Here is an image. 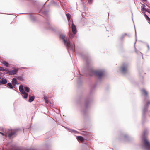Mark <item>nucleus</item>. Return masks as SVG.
Listing matches in <instances>:
<instances>
[{
  "label": "nucleus",
  "instance_id": "11",
  "mask_svg": "<svg viewBox=\"0 0 150 150\" xmlns=\"http://www.w3.org/2000/svg\"><path fill=\"white\" fill-rule=\"evenodd\" d=\"M141 92L142 94L144 95L146 97H147L148 96V93L144 89H142L141 90Z\"/></svg>",
  "mask_w": 150,
  "mask_h": 150
},
{
  "label": "nucleus",
  "instance_id": "8",
  "mask_svg": "<svg viewBox=\"0 0 150 150\" xmlns=\"http://www.w3.org/2000/svg\"><path fill=\"white\" fill-rule=\"evenodd\" d=\"M71 28L73 33L74 34H75L77 32L76 29V26L73 23H72Z\"/></svg>",
  "mask_w": 150,
  "mask_h": 150
},
{
  "label": "nucleus",
  "instance_id": "6",
  "mask_svg": "<svg viewBox=\"0 0 150 150\" xmlns=\"http://www.w3.org/2000/svg\"><path fill=\"white\" fill-rule=\"evenodd\" d=\"M93 73L97 75L100 78L103 75V72L98 71H93L92 72Z\"/></svg>",
  "mask_w": 150,
  "mask_h": 150
},
{
  "label": "nucleus",
  "instance_id": "3",
  "mask_svg": "<svg viewBox=\"0 0 150 150\" xmlns=\"http://www.w3.org/2000/svg\"><path fill=\"white\" fill-rule=\"evenodd\" d=\"M128 65L124 63L122 64L120 68V70L121 72L123 73H125L128 71Z\"/></svg>",
  "mask_w": 150,
  "mask_h": 150
},
{
  "label": "nucleus",
  "instance_id": "26",
  "mask_svg": "<svg viewBox=\"0 0 150 150\" xmlns=\"http://www.w3.org/2000/svg\"><path fill=\"white\" fill-rule=\"evenodd\" d=\"M148 12L150 14V11L148 10L147 9L146 10V12Z\"/></svg>",
  "mask_w": 150,
  "mask_h": 150
},
{
  "label": "nucleus",
  "instance_id": "16",
  "mask_svg": "<svg viewBox=\"0 0 150 150\" xmlns=\"http://www.w3.org/2000/svg\"><path fill=\"white\" fill-rule=\"evenodd\" d=\"M68 35L69 37L70 38H72L74 37V35L72 34L71 32L70 31H69Z\"/></svg>",
  "mask_w": 150,
  "mask_h": 150
},
{
  "label": "nucleus",
  "instance_id": "21",
  "mask_svg": "<svg viewBox=\"0 0 150 150\" xmlns=\"http://www.w3.org/2000/svg\"><path fill=\"white\" fill-rule=\"evenodd\" d=\"M66 16L67 18L68 21L70 20L71 18L70 15H69L68 14H66Z\"/></svg>",
  "mask_w": 150,
  "mask_h": 150
},
{
  "label": "nucleus",
  "instance_id": "4",
  "mask_svg": "<svg viewBox=\"0 0 150 150\" xmlns=\"http://www.w3.org/2000/svg\"><path fill=\"white\" fill-rule=\"evenodd\" d=\"M19 90L21 93L24 95L23 96V98L25 99L27 98L28 95V93H27L25 92L22 85H20L19 86Z\"/></svg>",
  "mask_w": 150,
  "mask_h": 150
},
{
  "label": "nucleus",
  "instance_id": "28",
  "mask_svg": "<svg viewBox=\"0 0 150 150\" xmlns=\"http://www.w3.org/2000/svg\"><path fill=\"white\" fill-rule=\"evenodd\" d=\"M1 133V134H2L3 136H4V134L3 133Z\"/></svg>",
  "mask_w": 150,
  "mask_h": 150
},
{
  "label": "nucleus",
  "instance_id": "12",
  "mask_svg": "<svg viewBox=\"0 0 150 150\" xmlns=\"http://www.w3.org/2000/svg\"><path fill=\"white\" fill-rule=\"evenodd\" d=\"M12 84L13 86L17 84V81L16 79L14 78L12 80Z\"/></svg>",
  "mask_w": 150,
  "mask_h": 150
},
{
  "label": "nucleus",
  "instance_id": "30",
  "mask_svg": "<svg viewBox=\"0 0 150 150\" xmlns=\"http://www.w3.org/2000/svg\"><path fill=\"white\" fill-rule=\"evenodd\" d=\"M2 70H1V71H4V68L3 67V69H2Z\"/></svg>",
  "mask_w": 150,
  "mask_h": 150
},
{
  "label": "nucleus",
  "instance_id": "7",
  "mask_svg": "<svg viewBox=\"0 0 150 150\" xmlns=\"http://www.w3.org/2000/svg\"><path fill=\"white\" fill-rule=\"evenodd\" d=\"M150 105V100H147L146 104L144 106V108L143 109V112L145 113L147 110V108L148 106Z\"/></svg>",
  "mask_w": 150,
  "mask_h": 150
},
{
  "label": "nucleus",
  "instance_id": "17",
  "mask_svg": "<svg viewBox=\"0 0 150 150\" xmlns=\"http://www.w3.org/2000/svg\"><path fill=\"white\" fill-rule=\"evenodd\" d=\"M77 139L78 140H80L81 142H83L84 140L83 138L81 136H78L77 137Z\"/></svg>",
  "mask_w": 150,
  "mask_h": 150
},
{
  "label": "nucleus",
  "instance_id": "5",
  "mask_svg": "<svg viewBox=\"0 0 150 150\" xmlns=\"http://www.w3.org/2000/svg\"><path fill=\"white\" fill-rule=\"evenodd\" d=\"M18 70V68H14V69L12 71H9L6 74L9 75H14L15 74Z\"/></svg>",
  "mask_w": 150,
  "mask_h": 150
},
{
  "label": "nucleus",
  "instance_id": "22",
  "mask_svg": "<svg viewBox=\"0 0 150 150\" xmlns=\"http://www.w3.org/2000/svg\"><path fill=\"white\" fill-rule=\"evenodd\" d=\"M7 85L9 86V88L11 89L13 88V86L11 83H8L7 84Z\"/></svg>",
  "mask_w": 150,
  "mask_h": 150
},
{
  "label": "nucleus",
  "instance_id": "24",
  "mask_svg": "<svg viewBox=\"0 0 150 150\" xmlns=\"http://www.w3.org/2000/svg\"><path fill=\"white\" fill-rule=\"evenodd\" d=\"M7 71L8 72L9 71V70L8 69H4V71Z\"/></svg>",
  "mask_w": 150,
  "mask_h": 150
},
{
  "label": "nucleus",
  "instance_id": "27",
  "mask_svg": "<svg viewBox=\"0 0 150 150\" xmlns=\"http://www.w3.org/2000/svg\"><path fill=\"white\" fill-rule=\"evenodd\" d=\"M3 68V67H0V70H2V69Z\"/></svg>",
  "mask_w": 150,
  "mask_h": 150
},
{
  "label": "nucleus",
  "instance_id": "14",
  "mask_svg": "<svg viewBox=\"0 0 150 150\" xmlns=\"http://www.w3.org/2000/svg\"><path fill=\"white\" fill-rule=\"evenodd\" d=\"M29 101L31 102L34 100L35 97L34 96H30V95L29 96Z\"/></svg>",
  "mask_w": 150,
  "mask_h": 150
},
{
  "label": "nucleus",
  "instance_id": "13",
  "mask_svg": "<svg viewBox=\"0 0 150 150\" xmlns=\"http://www.w3.org/2000/svg\"><path fill=\"white\" fill-rule=\"evenodd\" d=\"M7 83V81L6 79L4 78H2V79H1V83L3 84H6Z\"/></svg>",
  "mask_w": 150,
  "mask_h": 150
},
{
  "label": "nucleus",
  "instance_id": "15",
  "mask_svg": "<svg viewBox=\"0 0 150 150\" xmlns=\"http://www.w3.org/2000/svg\"><path fill=\"white\" fill-rule=\"evenodd\" d=\"M6 67H8L9 65V64L6 62L3 61L1 62Z\"/></svg>",
  "mask_w": 150,
  "mask_h": 150
},
{
  "label": "nucleus",
  "instance_id": "20",
  "mask_svg": "<svg viewBox=\"0 0 150 150\" xmlns=\"http://www.w3.org/2000/svg\"><path fill=\"white\" fill-rule=\"evenodd\" d=\"M44 98L45 102L47 103H48L49 101L48 99V98L46 97L45 96L44 97Z\"/></svg>",
  "mask_w": 150,
  "mask_h": 150
},
{
  "label": "nucleus",
  "instance_id": "19",
  "mask_svg": "<svg viewBox=\"0 0 150 150\" xmlns=\"http://www.w3.org/2000/svg\"><path fill=\"white\" fill-rule=\"evenodd\" d=\"M144 16L145 17L146 19L150 21V18L148 17V16L145 13L144 14Z\"/></svg>",
  "mask_w": 150,
  "mask_h": 150
},
{
  "label": "nucleus",
  "instance_id": "9",
  "mask_svg": "<svg viewBox=\"0 0 150 150\" xmlns=\"http://www.w3.org/2000/svg\"><path fill=\"white\" fill-rule=\"evenodd\" d=\"M16 130H12L11 132L8 134V136L9 137L11 138L14 135L16 134Z\"/></svg>",
  "mask_w": 150,
  "mask_h": 150
},
{
  "label": "nucleus",
  "instance_id": "31",
  "mask_svg": "<svg viewBox=\"0 0 150 150\" xmlns=\"http://www.w3.org/2000/svg\"><path fill=\"white\" fill-rule=\"evenodd\" d=\"M1 83V80H0V83Z\"/></svg>",
  "mask_w": 150,
  "mask_h": 150
},
{
  "label": "nucleus",
  "instance_id": "29",
  "mask_svg": "<svg viewBox=\"0 0 150 150\" xmlns=\"http://www.w3.org/2000/svg\"><path fill=\"white\" fill-rule=\"evenodd\" d=\"M142 0L143 1H146V0Z\"/></svg>",
  "mask_w": 150,
  "mask_h": 150
},
{
  "label": "nucleus",
  "instance_id": "2",
  "mask_svg": "<svg viewBox=\"0 0 150 150\" xmlns=\"http://www.w3.org/2000/svg\"><path fill=\"white\" fill-rule=\"evenodd\" d=\"M61 37L64 42V45L66 46L67 48H69L71 47L70 41L69 39H67L65 35H62Z\"/></svg>",
  "mask_w": 150,
  "mask_h": 150
},
{
  "label": "nucleus",
  "instance_id": "1",
  "mask_svg": "<svg viewBox=\"0 0 150 150\" xmlns=\"http://www.w3.org/2000/svg\"><path fill=\"white\" fill-rule=\"evenodd\" d=\"M147 131L145 130L143 132V144L145 147L149 150L150 149V144L146 137H145V135L147 134Z\"/></svg>",
  "mask_w": 150,
  "mask_h": 150
},
{
  "label": "nucleus",
  "instance_id": "18",
  "mask_svg": "<svg viewBox=\"0 0 150 150\" xmlns=\"http://www.w3.org/2000/svg\"><path fill=\"white\" fill-rule=\"evenodd\" d=\"M24 89L25 90V91L26 92H29L30 90V88L28 87H24Z\"/></svg>",
  "mask_w": 150,
  "mask_h": 150
},
{
  "label": "nucleus",
  "instance_id": "25",
  "mask_svg": "<svg viewBox=\"0 0 150 150\" xmlns=\"http://www.w3.org/2000/svg\"><path fill=\"white\" fill-rule=\"evenodd\" d=\"M88 1L89 3H91L92 1V0H88Z\"/></svg>",
  "mask_w": 150,
  "mask_h": 150
},
{
  "label": "nucleus",
  "instance_id": "23",
  "mask_svg": "<svg viewBox=\"0 0 150 150\" xmlns=\"http://www.w3.org/2000/svg\"><path fill=\"white\" fill-rule=\"evenodd\" d=\"M11 150H21L15 147H13L11 148Z\"/></svg>",
  "mask_w": 150,
  "mask_h": 150
},
{
  "label": "nucleus",
  "instance_id": "10",
  "mask_svg": "<svg viewBox=\"0 0 150 150\" xmlns=\"http://www.w3.org/2000/svg\"><path fill=\"white\" fill-rule=\"evenodd\" d=\"M145 5L142 4V6H141V10L144 13L146 12V9L145 8Z\"/></svg>",
  "mask_w": 150,
  "mask_h": 150
}]
</instances>
